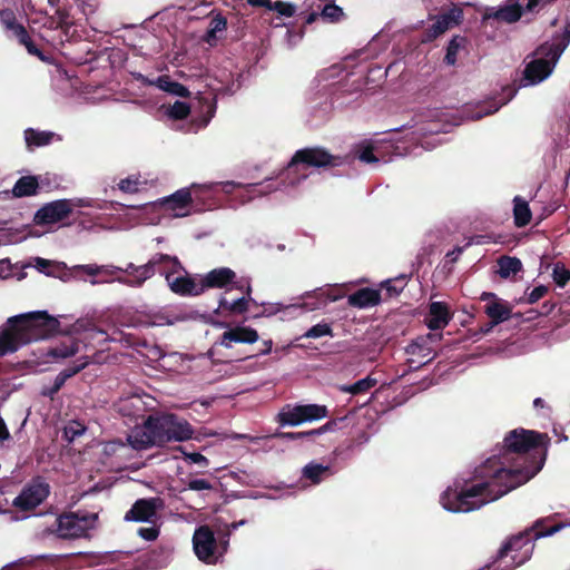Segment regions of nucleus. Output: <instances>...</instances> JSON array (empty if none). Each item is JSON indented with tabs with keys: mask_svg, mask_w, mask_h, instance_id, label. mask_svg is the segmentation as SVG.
I'll return each instance as SVG.
<instances>
[{
	"mask_svg": "<svg viewBox=\"0 0 570 570\" xmlns=\"http://www.w3.org/2000/svg\"><path fill=\"white\" fill-rule=\"evenodd\" d=\"M85 431L83 425L78 422L71 423L69 426L65 429V435L67 439L72 441L76 436L81 435Z\"/></svg>",
	"mask_w": 570,
	"mask_h": 570,
	"instance_id": "obj_54",
	"label": "nucleus"
},
{
	"mask_svg": "<svg viewBox=\"0 0 570 570\" xmlns=\"http://www.w3.org/2000/svg\"><path fill=\"white\" fill-rule=\"evenodd\" d=\"M185 454V458L187 460H189L191 463H196V464H199L200 466L203 468H206L208 466V459L206 456H204L203 454L198 453V452H184Z\"/></svg>",
	"mask_w": 570,
	"mask_h": 570,
	"instance_id": "obj_57",
	"label": "nucleus"
},
{
	"mask_svg": "<svg viewBox=\"0 0 570 570\" xmlns=\"http://www.w3.org/2000/svg\"><path fill=\"white\" fill-rule=\"evenodd\" d=\"M38 190L39 183L36 176H22L16 181L11 193L13 197L21 198L35 196Z\"/></svg>",
	"mask_w": 570,
	"mask_h": 570,
	"instance_id": "obj_27",
	"label": "nucleus"
},
{
	"mask_svg": "<svg viewBox=\"0 0 570 570\" xmlns=\"http://www.w3.org/2000/svg\"><path fill=\"white\" fill-rule=\"evenodd\" d=\"M258 332L250 326L236 325L229 327L219 337V345L230 348L233 343L254 344L258 341Z\"/></svg>",
	"mask_w": 570,
	"mask_h": 570,
	"instance_id": "obj_13",
	"label": "nucleus"
},
{
	"mask_svg": "<svg viewBox=\"0 0 570 570\" xmlns=\"http://www.w3.org/2000/svg\"><path fill=\"white\" fill-rule=\"evenodd\" d=\"M149 271L150 267H148V262L142 265L128 263L125 268L121 267L120 269V272L125 273L127 276H119L115 279L129 287H141L146 281L149 279Z\"/></svg>",
	"mask_w": 570,
	"mask_h": 570,
	"instance_id": "obj_17",
	"label": "nucleus"
},
{
	"mask_svg": "<svg viewBox=\"0 0 570 570\" xmlns=\"http://www.w3.org/2000/svg\"><path fill=\"white\" fill-rule=\"evenodd\" d=\"M549 288L544 285H539L534 287L530 293L527 294V303L534 304L539 299H541L547 293Z\"/></svg>",
	"mask_w": 570,
	"mask_h": 570,
	"instance_id": "obj_51",
	"label": "nucleus"
},
{
	"mask_svg": "<svg viewBox=\"0 0 570 570\" xmlns=\"http://www.w3.org/2000/svg\"><path fill=\"white\" fill-rule=\"evenodd\" d=\"M232 288H236L242 292V297L230 302L225 295H222L218 302V309L228 313L230 315H242L249 308V304L257 305L255 299L252 297V285L249 278H235Z\"/></svg>",
	"mask_w": 570,
	"mask_h": 570,
	"instance_id": "obj_9",
	"label": "nucleus"
},
{
	"mask_svg": "<svg viewBox=\"0 0 570 570\" xmlns=\"http://www.w3.org/2000/svg\"><path fill=\"white\" fill-rule=\"evenodd\" d=\"M568 525L570 522L558 520L557 513L537 519L531 527L510 535L503 542L492 567L494 570H513L524 564L531 559L538 539L552 535Z\"/></svg>",
	"mask_w": 570,
	"mask_h": 570,
	"instance_id": "obj_2",
	"label": "nucleus"
},
{
	"mask_svg": "<svg viewBox=\"0 0 570 570\" xmlns=\"http://www.w3.org/2000/svg\"><path fill=\"white\" fill-rule=\"evenodd\" d=\"M72 213V204L69 199L50 202L40 207L33 217L36 225L45 226L62 222Z\"/></svg>",
	"mask_w": 570,
	"mask_h": 570,
	"instance_id": "obj_11",
	"label": "nucleus"
},
{
	"mask_svg": "<svg viewBox=\"0 0 570 570\" xmlns=\"http://www.w3.org/2000/svg\"><path fill=\"white\" fill-rule=\"evenodd\" d=\"M128 441L135 450H146L153 445H157L155 438H153V434H150L146 428V422L141 428L132 431L128 436Z\"/></svg>",
	"mask_w": 570,
	"mask_h": 570,
	"instance_id": "obj_28",
	"label": "nucleus"
},
{
	"mask_svg": "<svg viewBox=\"0 0 570 570\" xmlns=\"http://www.w3.org/2000/svg\"><path fill=\"white\" fill-rule=\"evenodd\" d=\"M330 466L316 462H309L302 470V476L309 480L313 484H318L323 475L328 472Z\"/></svg>",
	"mask_w": 570,
	"mask_h": 570,
	"instance_id": "obj_35",
	"label": "nucleus"
},
{
	"mask_svg": "<svg viewBox=\"0 0 570 570\" xmlns=\"http://www.w3.org/2000/svg\"><path fill=\"white\" fill-rule=\"evenodd\" d=\"M570 42V24H567L561 35L556 36L551 42H544L537 49V55L551 56L552 60H559Z\"/></svg>",
	"mask_w": 570,
	"mask_h": 570,
	"instance_id": "obj_19",
	"label": "nucleus"
},
{
	"mask_svg": "<svg viewBox=\"0 0 570 570\" xmlns=\"http://www.w3.org/2000/svg\"><path fill=\"white\" fill-rule=\"evenodd\" d=\"M50 485L42 476L32 478L13 499L12 505L22 512H30L47 500Z\"/></svg>",
	"mask_w": 570,
	"mask_h": 570,
	"instance_id": "obj_7",
	"label": "nucleus"
},
{
	"mask_svg": "<svg viewBox=\"0 0 570 570\" xmlns=\"http://www.w3.org/2000/svg\"><path fill=\"white\" fill-rule=\"evenodd\" d=\"M409 276L405 274H401L394 278L386 279L380 284V289L382 294V301H387L390 298L399 296L404 287L406 286Z\"/></svg>",
	"mask_w": 570,
	"mask_h": 570,
	"instance_id": "obj_26",
	"label": "nucleus"
},
{
	"mask_svg": "<svg viewBox=\"0 0 570 570\" xmlns=\"http://www.w3.org/2000/svg\"><path fill=\"white\" fill-rule=\"evenodd\" d=\"M193 547L195 554L200 561L207 564H216L218 562V542L208 525H200L195 530Z\"/></svg>",
	"mask_w": 570,
	"mask_h": 570,
	"instance_id": "obj_8",
	"label": "nucleus"
},
{
	"mask_svg": "<svg viewBox=\"0 0 570 570\" xmlns=\"http://www.w3.org/2000/svg\"><path fill=\"white\" fill-rule=\"evenodd\" d=\"M314 295L318 301L317 305H326L328 301L335 299V298H330V296L322 289L315 291Z\"/></svg>",
	"mask_w": 570,
	"mask_h": 570,
	"instance_id": "obj_62",
	"label": "nucleus"
},
{
	"mask_svg": "<svg viewBox=\"0 0 570 570\" xmlns=\"http://www.w3.org/2000/svg\"><path fill=\"white\" fill-rule=\"evenodd\" d=\"M269 11H276L278 16L291 18L296 13V6L285 1H275L269 6Z\"/></svg>",
	"mask_w": 570,
	"mask_h": 570,
	"instance_id": "obj_43",
	"label": "nucleus"
},
{
	"mask_svg": "<svg viewBox=\"0 0 570 570\" xmlns=\"http://www.w3.org/2000/svg\"><path fill=\"white\" fill-rule=\"evenodd\" d=\"M138 535L147 541H154L159 535V529L157 527L139 528Z\"/></svg>",
	"mask_w": 570,
	"mask_h": 570,
	"instance_id": "obj_56",
	"label": "nucleus"
},
{
	"mask_svg": "<svg viewBox=\"0 0 570 570\" xmlns=\"http://www.w3.org/2000/svg\"><path fill=\"white\" fill-rule=\"evenodd\" d=\"M186 487L193 491L212 490L213 485L205 479H190L186 482Z\"/></svg>",
	"mask_w": 570,
	"mask_h": 570,
	"instance_id": "obj_49",
	"label": "nucleus"
},
{
	"mask_svg": "<svg viewBox=\"0 0 570 570\" xmlns=\"http://www.w3.org/2000/svg\"><path fill=\"white\" fill-rule=\"evenodd\" d=\"M227 26H228L227 19L225 17H223L222 14H217L216 17H214L210 20V23H209L210 35L225 30L227 28Z\"/></svg>",
	"mask_w": 570,
	"mask_h": 570,
	"instance_id": "obj_50",
	"label": "nucleus"
},
{
	"mask_svg": "<svg viewBox=\"0 0 570 570\" xmlns=\"http://www.w3.org/2000/svg\"><path fill=\"white\" fill-rule=\"evenodd\" d=\"M530 61L523 71L524 79L530 83H538L544 80L551 72L558 60H552L551 56H541Z\"/></svg>",
	"mask_w": 570,
	"mask_h": 570,
	"instance_id": "obj_14",
	"label": "nucleus"
},
{
	"mask_svg": "<svg viewBox=\"0 0 570 570\" xmlns=\"http://www.w3.org/2000/svg\"><path fill=\"white\" fill-rule=\"evenodd\" d=\"M303 412L305 422L317 421L328 416V410L325 405L321 404H304L299 405Z\"/></svg>",
	"mask_w": 570,
	"mask_h": 570,
	"instance_id": "obj_38",
	"label": "nucleus"
},
{
	"mask_svg": "<svg viewBox=\"0 0 570 570\" xmlns=\"http://www.w3.org/2000/svg\"><path fill=\"white\" fill-rule=\"evenodd\" d=\"M377 384V380L372 377L371 375H367L366 377L358 380L357 382L350 384V385H343L341 386V391L345 393H350L352 395H358L366 393L372 387H374Z\"/></svg>",
	"mask_w": 570,
	"mask_h": 570,
	"instance_id": "obj_36",
	"label": "nucleus"
},
{
	"mask_svg": "<svg viewBox=\"0 0 570 570\" xmlns=\"http://www.w3.org/2000/svg\"><path fill=\"white\" fill-rule=\"evenodd\" d=\"M88 364L89 361L87 357L77 358L72 362V364L63 368L61 372L63 374H68L67 377L70 379L82 371Z\"/></svg>",
	"mask_w": 570,
	"mask_h": 570,
	"instance_id": "obj_47",
	"label": "nucleus"
},
{
	"mask_svg": "<svg viewBox=\"0 0 570 570\" xmlns=\"http://www.w3.org/2000/svg\"><path fill=\"white\" fill-rule=\"evenodd\" d=\"M463 14V10L460 7L453 6L449 11L438 16L435 21L444 31H448L462 22Z\"/></svg>",
	"mask_w": 570,
	"mask_h": 570,
	"instance_id": "obj_30",
	"label": "nucleus"
},
{
	"mask_svg": "<svg viewBox=\"0 0 570 570\" xmlns=\"http://www.w3.org/2000/svg\"><path fill=\"white\" fill-rule=\"evenodd\" d=\"M552 277L559 287H564L570 281V271L563 264H556Z\"/></svg>",
	"mask_w": 570,
	"mask_h": 570,
	"instance_id": "obj_44",
	"label": "nucleus"
},
{
	"mask_svg": "<svg viewBox=\"0 0 570 570\" xmlns=\"http://www.w3.org/2000/svg\"><path fill=\"white\" fill-rule=\"evenodd\" d=\"M484 313L490 318V327H494L511 317L518 320L521 317V313L513 314L511 304L502 298L494 302H488L484 305Z\"/></svg>",
	"mask_w": 570,
	"mask_h": 570,
	"instance_id": "obj_16",
	"label": "nucleus"
},
{
	"mask_svg": "<svg viewBox=\"0 0 570 570\" xmlns=\"http://www.w3.org/2000/svg\"><path fill=\"white\" fill-rule=\"evenodd\" d=\"M342 16V8L334 3L325 4L321 12V17L330 22H337Z\"/></svg>",
	"mask_w": 570,
	"mask_h": 570,
	"instance_id": "obj_46",
	"label": "nucleus"
},
{
	"mask_svg": "<svg viewBox=\"0 0 570 570\" xmlns=\"http://www.w3.org/2000/svg\"><path fill=\"white\" fill-rule=\"evenodd\" d=\"M149 279L156 274H160L168 283L174 274L184 271V266L177 256H171L164 253L154 254L148 261Z\"/></svg>",
	"mask_w": 570,
	"mask_h": 570,
	"instance_id": "obj_12",
	"label": "nucleus"
},
{
	"mask_svg": "<svg viewBox=\"0 0 570 570\" xmlns=\"http://www.w3.org/2000/svg\"><path fill=\"white\" fill-rule=\"evenodd\" d=\"M333 330L328 323L321 322L316 325H313L306 333L303 335L306 338H320L323 336H333Z\"/></svg>",
	"mask_w": 570,
	"mask_h": 570,
	"instance_id": "obj_41",
	"label": "nucleus"
},
{
	"mask_svg": "<svg viewBox=\"0 0 570 570\" xmlns=\"http://www.w3.org/2000/svg\"><path fill=\"white\" fill-rule=\"evenodd\" d=\"M168 442L170 441H186L191 439L194 429L185 419L179 417L171 413V424L168 430Z\"/></svg>",
	"mask_w": 570,
	"mask_h": 570,
	"instance_id": "obj_25",
	"label": "nucleus"
},
{
	"mask_svg": "<svg viewBox=\"0 0 570 570\" xmlns=\"http://www.w3.org/2000/svg\"><path fill=\"white\" fill-rule=\"evenodd\" d=\"M28 150L50 145L53 139L60 140V136L49 130L27 128L23 132Z\"/></svg>",
	"mask_w": 570,
	"mask_h": 570,
	"instance_id": "obj_24",
	"label": "nucleus"
},
{
	"mask_svg": "<svg viewBox=\"0 0 570 570\" xmlns=\"http://www.w3.org/2000/svg\"><path fill=\"white\" fill-rule=\"evenodd\" d=\"M343 163V157L332 155L323 147H306L295 151L283 175L291 179V185H296L308 177V168H331Z\"/></svg>",
	"mask_w": 570,
	"mask_h": 570,
	"instance_id": "obj_4",
	"label": "nucleus"
},
{
	"mask_svg": "<svg viewBox=\"0 0 570 570\" xmlns=\"http://www.w3.org/2000/svg\"><path fill=\"white\" fill-rule=\"evenodd\" d=\"M190 114V106L185 101H175L168 110V116L175 120H184Z\"/></svg>",
	"mask_w": 570,
	"mask_h": 570,
	"instance_id": "obj_42",
	"label": "nucleus"
},
{
	"mask_svg": "<svg viewBox=\"0 0 570 570\" xmlns=\"http://www.w3.org/2000/svg\"><path fill=\"white\" fill-rule=\"evenodd\" d=\"M499 275L502 278H508L511 275L518 274L522 269V263L517 257L502 256L498 261Z\"/></svg>",
	"mask_w": 570,
	"mask_h": 570,
	"instance_id": "obj_33",
	"label": "nucleus"
},
{
	"mask_svg": "<svg viewBox=\"0 0 570 570\" xmlns=\"http://www.w3.org/2000/svg\"><path fill=\"white\" fill-rule=\"evenodd\" d=\"M50 266H51L50 261H48L46 258H41V257L36 258V267L39 272L46 273L47 275H51V272H47V268Z\"/></svg>",
	"mask_w": 570,
	"mask_h": 570,
	"instance_id": "obj_59",
	"label": "nucleus"
},
{
	"mask_svg": "<svg viewBox=\"0 0 570 570\" xmlns=\"http://www.w3.org/2000/svg\"><path fill=\"white\" fill-rule=\"evenodd\" d=\"M157 86L159 89L178 97L186 98L190 95L189 90L184 85L171 80L169 76H160L157 79Z\"/></svg>",
	"mask_w": 570,
	"mask_h": 570,
	"instance_id": "obj_31",
	"label": "nucleus"
},
{
	"mask_svg": "<svg viewBox=\"0 0 570 570\" xmlns=\"http://www.w3.org/2000/svg\"><path fill=\"white\" fill-rule=\"evenodd\" d=\"M360 160L367 164H375L379 161V158L374 155L373 147L367 145L363 147L358 154Z\"/></svg>",
	"mask_w": 570,
	"mask_h": 570,
	"instance_id": "obj_52",
	"label": "nucleus"
},
{
	"mask_svg": "<svg viewBox=\"0 0 570 570\" xmlns=\"http://www.w3.org/2000/svg\"><path fill=\"white\" fill-rule=\"evenodd\" d=\"M171 424V413L149 415L146 420V428L155 438L157 445L168 442V434Z\"/></svg>",
	"mask_w": 570,
	"mask_h": 570,
	"instance_id": "obj_18",
	"label": "nucleus"
},
{
	"mask_svg": "<svg viewBox=\"0 0 570 570\" xmlns=\"http://www.w3.org/2000/svg\"><path fill=\"white\" fill-rule=\"evenodd\" d=\"M78 352V344L72 343L70 346H57L48 352V355L56 358H67L73 356Z\"/></svg>",
	"mask_w": 570,
	"mask_h": 570,
	"instance_id": "obj_45",
	"label": "nucleus"
},
{
	"mask_svg": "<svg viewBox=\"0 0 570 570\" xmlns=\"http://www.w3.org/2000/svg\"><path fill=\"white\" fill-rule=\"evenodd\" d=\"M59 391L60 389L52 384L50 386H43L41 390V395L53 400Z\"/></svg>",
	"mask_w": 570,
	"mask_h": 570,
	"instance_id": "obj_61",
	"label": "nucleus"
},
{
	"mask_svg": "<svg viewBox=\"0 0 570 570\" xmlns=\"http://www.w3.org/2000/svg\"><path fill=\"white\" fill-rule=\"evenodd\" d=\"M79 269L83 271L87 275L96 276L98 274H101V267L95 264H88V265H80L78 267Z\"/></svg>",
	"mask_w": 570,
	"mask_h": 570,
	"instance_id": "obj_58",
	"label": "nucleus"
},
{
	"mask_svg": "<svg viewBox=\"0 0 570 570\" xmlns=\"http://www.w3.org/2000/svg\"><path fill=\"white\" fill-rule=\"evenodd\" d=\"M167 284L170 291L179 296H199L204 293L202 279L196 282L190 276L171 277Z\"/></svg>",
	"mask_w": 570,
	"mask_h": 570,
	"instance_id": "obj_20",
	"label": "nucleus"
},
{
	"mask_svg": "<svg viewBox=\"0 0 570 570\" xmlns=\"http://www.w3.org/2000/svg\"><path fill=\"white\" fill-rule=\"evenodd\" d=\"M277 421L281 425L296 426L304 423L303 412L299 405L283 410L277 415Z\"/></svg>",
	"mask_w": 570,
	"mask_h": 570,
	"instance_id": "obj_34",
	"label": "nucleus"
},
{
	"mask_svg": "<svg viewBox=\"0 0 570 570\" xmlns=\"http://www.w3.org/2000/svg\"><path fill=\"white\" fill-rule=\"evenodd\" d=\"M513 217L517 227H524L530 224L532 213L527 200L520 196H515L513 199Z\"/></svg>",
	"mask_w": 570,
	"mask_h": 570,
	"instance_id": "obj_29",
	"label": "nucleus"
},
{
	"mask_svg": "<svg viewBox=\"0 0 570 570\" xmlns=\"http://www.w3.org/2000/svg\"><path fill=\"white\" fill-rule=\"evenodd\" d=\"M163 508L164 501L158 497L138 499L126 512L124 520L128 522L153 523L157 518L158 511Z\"/></svg>",
	"mask_w": 570,
	"mask_h": 570,
	"instance_id": "obj_10",
	"label": "nucleus"
},
{
	"mask_svg": "<svg viewBox=\"0 0 570 570\" xmlns=\"http://www.w3.org/2000/svg\"><path fill=\"white\" fill-rule=\"evenodd\" d=\"M59 332L60 322L47 311L11 316L0 328V356L14 353L26 344L49 338Z\"/></svg>",
	"mask_w": 570,
	"mask_h": 570,
	"instance_id": "obj_3",
	"label": "nucleus"
},
{
	"mask_svg": "<svg viewBox=\"0 0 570 570\" xmlns=\"http://www.w3.org/2000/svg\"><path fill=\"white\" fill-rule=\"evenodd\" d=\"M102 269H101V274H106V275H115L116 273L120 272L121 267H118V266H114V265H102L100 266Z\"/></svg>",
	"mask_w": 570,
	"mask_h": 570,
	"instance_id": "obj_64",
	"label": "nucleus"
},
{
	"mask_svg": "<svg viewBox=\"0 0 570 570\" xmlns=\"http://www.w3.org/2000/svg\"><path fill=\"white\" fill-rule=\"evenodd\" d=\"M462 252L463 247L455 246L451 252L446 254V258L449 259V262L455 263L459 259Z\"/></svg>",
	"mask_w": 570,
	"mask_h": 570,
	"instance_id": "obj_63",
	"label": "nucleus"
},
{
	"mask_svg": "<svg viewBox=\"0 0 570 570\" xmlns=\"http://www.w3.org/2000/svg\"><path fill=\"white\" fill-rule=\"evenodd\" d=\"M382 302V294L381 291L370 288V287H363L347 297V303L350 306L357 307V308H366L376 306Z\"/></svg>",
	"mask_w": 570,
	"mask_h": 570,
	"instance_id": "obj_21",
	"label": "nucleus"
},
{
	"mask_svg": "<svg viewBox=\"0 0 570 570\" xmlns=\"http://www.w3.org/2000/svg\"><path fill=\"white\" fill-rule=\"evenodd\" d=\"M14 37L20 45L26 47L29 55L36 56L42 61L46 60L42 51L35 45L26 28H18V35Z\"/></svg>",
	"mask_w": 570,
	"mask_h": 570,
	"instance_id": "obj_39",
	"label": "nucleus"
},
{
	"mask_svg": "<svg viewBox=\"0 0 570 570\" xmlns=\"http://www.w3.org/2000/svg\"><path fill=\"white\" fill-rule=\"evenodd\" d=\"M449 306L444 302H432L429 307L426 325L432 331L444 328L451 321Z\"/></svg>",
	"mask_w": 570,
	"mask_h": 570,
	"instance_id": "obj_22",
	"label": "nucleus"
},
{
	"mask_svg": "<svg viewBox=\"0 0 570 570\" xmlns=\"http://www.w3.org/2000/svg\"><path fill=\"white\" fill-rule=\"evenodd\" d=\"M344 420H345V417H337V419L327 421L324 425H322L324 433L335 431L338 423L343 422Z\"/></svg>",
	"mask_w": 570,
	"mask_h": 570,
	"instance_id": "obj_60",
	"label": "nucleus"
},
{
	"mask_svg": "<svg viewBox=\"0 0 570 570\" xmlns=\"http://www.w3.org/2000/svg\"><path fill=\"white\" fill-rule=\"evenodd\" d=\"M445 31L441 28V26L439 23H436V21L431 24L429 28H426L423 32V39L422 41L423 42H432L434 41L438 37H440L441 35H443Z\"/></svg>",
	"mask_w": 570,
	"mask_h": 570,
	"instance_id": "obj_48",
	"label": "nucleus"
},
{
	"mask_svg": "<svg viewBox=\"0 0 570 570\" xmlns=\"http://www.w3.org/2000/svg\"><path fill=\"white\" fill-rule=\"evenodd\" d=\"M406 353L411 354L413 356H419L422 358H428L425 363H429L433 360L434 355H432V350L426 345V341L424 338H417L416 341H413L411 344L406 347Z\"/></svg>",
	"mask_w": 570,
	"mask_h": 570,
	"instance_id": "obj_37",
	"label": "nucleus"
},
{
	"mask_svg": "<svg viewBox=\"0 0 570 570\" xmlns=\"http://www.w3.org/2000/svg\"><path fill=\"white\" fill-rule=\"evenodd\" d=\"M138 179H132L130 177H127L125 179H121L118 184L119 189L125 193H136L138 191Z\"/></svg>",
	"mask_w": 570,
	"mask_h": 570,
	"instance_id": "obj_53",
	"label": "nucleus"
},
{
	"mask_svg": "<svg viewBox=\"0 0 570 570\" xmlns=\"http://www.w3.org/2000/svg\"><path fill=\"white\" fill-rule=\"evenodd\" d=\"M548 435L525 429H514L503 439V456L511 453L519 454L521 463L513 468L497 465V459L490 458L484 465L476 470L479 476L484 479L476 483L464 481L463 484L454 483V488H448L441 497L444 509L451 512H470L482 508L489 502L495 501L524 484L541 469V465L529 463L524 456L533 449L546 444Z\"/></svg>",
	"mask_w": 570,
	"mask_h": 570,
	"instance_id": "obj_1",
	"label": "nucleus"
},
{
	"mask_svg": "<svg viewBox=\"0 0 570 570\" xmlns=\"http://www.w3.org/2000/svg\"><path fill=\"white\" fill-rule=\"evenodd\" d=\"M522 12L520 10V6L517 1L509 0L508 3L499 9H491L484 13V19H493L498 21H503L507 23H514L519 21L522 17Z\"/></svg>",
	"mask_w": 570,
	"mask_h": 570,
	"instance_id": "obj_23",
	"label": "nucleus"
},
{
	"mask_svg": "<svg viewBox=\"0 0 570 570\" xmlns=\"http://www.w3.org/2000/svg\"><path fill=\"white\" fill-rule=\"evenodd\" d=\"M0 22L7 30H10L13 36L18 35V28H24L21 23L17 22L14 11L9 8L0 10Z\"/></svg>",
	"mask_w": 570,
	"mask_h": 570,
	"instance_id": "obj_40",
	"label": "nucleus"
},
{
	"mask_svg": "<svg viewBox=\"0 0 570 570\" xmlns=\"http://www.w3.org/2000/svg\"><path fill=\"white\" fill-rule=\"evenodd\" d=\"M273 436L276 439L291 440V441L307 440L305 431H303V432H277Z\"/></svg>",
	"mask_w": 570,
	"mask_h": 570,
	"instance_id": "obj_55",
	"label": "nucleus"
},
{
	"mask_svg": "<svg viewBox=\"0 0 570 570\" xmlns=\"http://www.w3.org/2000/svg\"><path fill=\"white\" fill-rule=\"evenodd\" d=\"M466 45H468L466 37H463L460 35L453 36L452 39L448 43L444 62L449 66H454L458 60L459 50L462 48H465Z\"/></svg>",
	"mask_w": 570,
	"mask_h": 570,
	"instance_id": "obj_32",
	"label": "nucleus"
},
{
	"mask_svg": "<svg viewBox=\"0 0 570 570\" xmlns=\"http://www.w3.org/2000/svg\"><path fill=\"white\" fill-rule=\"evenodd\" d=\"M232 185L233 183L229 181L210 183L202 186L193 185V190H190L189 188H181L174 193L173 195H170L169 197H167L164 203L167 204L168 208L173 210L184 209L188 205L194 203L196 204L195 206L197 207L198 202H202L203 206L205 207V199L210 198L212 194L216 189H218V187L222 186L223 188H225Z\"/></svg>",
	"mask_w": 570,
	"mask_h": 570,
	"instance_id": "obj_6",
	"label": "nucleus"
},
{
	"mask_svg": "<svg viewBox=\"0 0 570 570\" xmlns=\"http://www.w3.org/2000/svg\"><path fill=\"white\" fill-rule=\"evenodd\" d=\"M236 273L229 267H217L205 274L202 279L204 293L209 288H226L235 282Z\"/></svg>",
	"mask_w": 570,
	"mask_h": 570,
	"instance_id": "obj_15",
	"label": "nucleus"
},
{
	"mask_svg": "<svg viewBox=\"0 0 570 570\" xmlns=\"http://www.w3.org/2000/svg\"><path fill=\"white\" fill-rule=\"evenodd\" d=\"M97 514L87 512L62 513L56 519L53 531L61 539H79L88 537V531L95 528Z\"/></svg>",
	"mask_w": 570,
	"mask_h": 570,
	"instance_id": "obj_5",
	"label": "nucleus"
}]
</instances>
